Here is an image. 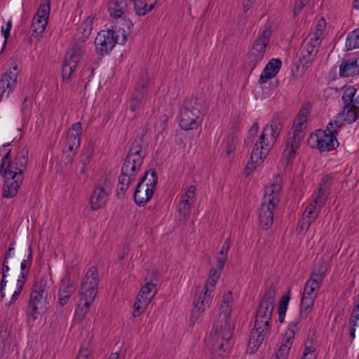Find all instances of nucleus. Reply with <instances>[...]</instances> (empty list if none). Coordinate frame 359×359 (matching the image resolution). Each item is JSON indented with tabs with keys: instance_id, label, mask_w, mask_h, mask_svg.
<instances>
[{
	"instance_id": "48",
	"label": "nucleus",
	"mask_w": 359,
	"mask_h": 359,
	"mask_svg": "<svg viewBox=\"0 0 359 359\" xmlns=\"http://www.w3.org/2000/svg\"><path fill=\"white\" fill-rule=\"evenodd\" d=\"M24 285L25 281L22 279H18L15 285H10L11 289L14 290V292L12 295L11 301L8 304V306H10L14 302H15L18 299L24 287Z\"/></svg>"
},
{
	"instance_id": "12",
	"label": "nucleus",
	"mask_w": 359,
	"mask_h": 359,
	"mask_svg": "<svg viewBox=\"0 0 359 359\" xmlns=\"http://www.w3.org/2000/svg\"><path fill=\"white\" fill-rule=\"evenodd\" d=\"M270 149L268 142L261 143V140L259 138V140L255 143V147L252 149L250 158L245 169L246 176L250 175L256 169L257 165L262 163L268 155Z\"/></svg>"
},
{
	"instance_id": "38",
	"label": "nucleus",
	"mask_w": 359,
	"mask_h": 359,
	"mask_svg": "<svg viewBox=\"0 0 359 359\" xmlns=\"http://www.w3.org/2000/svg\"><path fill=\"white\" fill-rule=\"evenodd\" d=\"M9 257H6L4 256L3 262H2V268H1V273H2V278L0 283V293H1V297L3 299L5 296L4 292V288L7 285V280L6 278L8 276V272L10 270V267L8 264Z\"/></svg>"
},
{
	"instance_id": "27",
	"label": "nucleus",
	"mask_w": 359,
	"mask_h": 359,
	"mask_svg": "<svg viewBox=\"0 0 359 359\" xmlns=\"http://www.w3.org/2000/svg\"><path fill=\"white\" fill-rule=\"evenodd\" d=\"M77 65L78 62L68 58V56L66 55L62 67V77L65 82H70L72 74L75 72Z\"/></svg>"
},
{
	"instance_id": "4",
	"label": "nucleus",
	"mask_w": 359,
	"mask_h": 359,
	"mask_svg": "<svg viewBox=\"0 0 359 359\" xmlns=\"http://www.w3.org/2000/svg\"><path fill=\"white\" fill-rule=\"evenodd\" d=\"M46 284V277L40 276L34 281L32 285L26 311L29 323L32 320H40L41 318V311L45 309L46 305L47 293L45 291Z\"/></svg>"
},
{
	"instance_id": "11",
	"label": "nucleus",
	"mask_w": 359,
	"mask_h": 359,
	"mask_svg": "<svg viewBox=\"0 0 359 359\" xmlns=\"http://www.w3.org/2000/svg\"><path fill=\"white\" fill-rule=\"evenodd\" d=\"M278 204V199L276 198L264 196L259 212V225L263 229L267 230L273 224L274 217L273 210Z\"/></svg>"
},
{
	"instance_id": "2",
	"label": "nucleus",
	"mask_w": 359,
	"mask_h": 359,
	"mask_svg": "<svg viewBox=\"0 0 359 359\" xmlns=\"http://www.w3.org/2000/svg\"><path fill=\"white\" fill-rule=\"evenodd\" d=\"M231 307L229 304L221 303L219 315L215 321L210 333L214 351L225 352L231 347L230 340L233 330L230 323Z\"/></svg>"
},
{
	"instance_id": "41",
	"label": "nucleus",
	"mask_w": 359,
	"mask_h": 359,
	"mask_svg": "<svg viewBox=\"0 0 359 359\" xmlns=\"http://www.w3.org/2000/svg\"><path fill=\"white\" fill-rule=\"evenodd\" d=\"M121 25L122 27L120 29L122 30V39L120 41V44H124L128 39V36L130 35L131 29L133 27V23L132 20L126 17L121 18Z\"/></svg>"
},
{
	"instance_id": "9",
	"label": "nucleus",
	"mask_w": 359,
	"mask_h": 359,
	"mask_svg": "<svg viewBox=\"0 0 359 359\" xmlns=\"http://www.w3.org/2000/svg\"><path fill=\"white\" fill-rule=\"evenodd\" d=\"M142 164L136 163L129 156H126L121 168V173L118 176V188L117 194L121 191L124 196L130 185L135 180L136 176Z\"/></svg>"
},
{
	"instance_id": "40",
	"label": "nucleus",
	"mask_w": 359,
	"mask_h": 359,
	"mask_svg": "<svg viewBox=\"0 0 359 359\" xmlns=\"http://www.w3.org/2000/svg\"><path fill=\"white\" fill-rule=\"evenodd\" d=\"M98 34H102V38L105 39L110 47H114L116 43H119L118 36L113 28L102 30Z\"/></svg>"
},
{
	"instance_id": "44",
	"label": "nucleus",
	"mask_w": 359,
	"mask_h": 359,
	"mask_svg": "<svg viewBox=\"0 0 359 359\" xmlns=\"http://www.w3.org/2000/svg\"><path fill=\"white\" fill-rule=\"evenodd\" d=\"M346 116L344 118V122H346L348 124L352 123L358 118L359 114V107L358 106H348L346 108Z\"/></svg>"
},
{
	"instance_id": "7",
	"label": "nucleus",
	"mask_w": 359,
	"mask_h": 359,
	"mask_svg": "<svg viewBox=\"0 0 359 359\" xmlns=\"http://www.w3.org/2000/svg\"><path fill=\"white\" fill-rule=\"evenodd\" d=\"M276 298V286L271 284L265 290L260 300L255 316V324L270 330V322L272 319Z\"/></svg>"
},
{
	"instance_id": "64",
	"label": "nucleus",
	"mask_w": 359,
	"mask_h": 359,
	"mask_svg": "<svg viewBox=\"0 0 359 359\" xmlns=\"http://www.w3.org/2000/svg\"><path fill=\"white\" fill-rule=\"evenodd\" d=\"M10 336V333L8 331L7 325H0V344L5 346L6 343Z\"/></svg>"
},
{
	"instance_id": "54",
	"label": "nucleus",
	"mask_w": 359,
	"mask_h": 359,
	"mask_svg": "<svg viewBox=\"0 0 359 359\" xmlns=\"http://www.w3.org/2000/svg\"><path fill=\"white\" fill-rule=\"evenodd\" d=\"M329 194L330 193L328 192L318 190V194L313 201V205L318 208L319 210H320L321 208L325 205Z\"/></svg>"
},
{
	"instance_id": "42",
	"label": "nucleus",
	"mask_w": 359,
	"mask_h": 359,
	"mask_svg": "<svg viewBox=\"0 0 359 359\" xmlns=\"http://www.w3.org/2000/svg\"><path fill=\"white\" fill-rule=\"evenodd\" d=\"M82 43L79 41L74 43L69 52L67 53L68 58L79 63L83 53Z\"/></svg>"
},
{
	"instance_id": "29",
	"label": "nucleus",
	"mask_w": 359,
	"mask_h": 359,
	"mask_svg": "<svg viewBox=\"0 0 359 359\" xmlns=\"http://www.w3.org/2000/svg\"><path fill=\"white\" fill-rule=\"evenodd\" d=\"M320 211V210H319L318 208L313 203H310L306 207L303 213V217L306 219H304V223H306V231L309 229L311 224L315 221Z\"/></svg>"
},
{
	"instance_id": "31",
	"label": "nucleus",
	"mask_w": 359,
	"mask_h": 359,
	"mask_svg": "<svg viewBox=\"0 0 359 359\" xmlns=\"http://www.w3.org/2000/svg\"><path fill=\"white\" fill-rule=\"evenodd\" d=\"M48 25V22L45 19H41L34 17L31 26V38H37L41 35Z\"/></svg>"
},
{
	"instance_id": "13",
	"label": "nucleus",
	"mask_w": 359,
	"mask_h": 359,
	"mask_svg": "<svg viewBox=\"0 0 359 359\" xmlns=\"http://www.w3.org/2000/svg\"><path fill=\"white\" fill-rule=\"evenodd\" d=\"M20 261L21 276L20 279L25 281L32 266V252L31 245L27 248L25 245L20 247L17 250L15 258L11 262V264L18 265Z\"/></svg>"
},
{
	"instance_id": "25",
	"label": "nucleus",
	"mask_w": 359,
	"mask_h": 359,
	"mask_svg": "<svg viewBox=\"0 0 359 359\" xmlns=\"http://www.w3.org/2000/svg\"><path fill=\"white\" fill-rule=\"evenodd\" d=\"M130 0H115L109 6V12L111 16L115 18H121L124 11L131 3Z\"/></svg>"
},
{
	"instance_id": "8",
	"label": "nucleus",
	"mask_w": 359,
	"mask_h": 359,
	"mask_svg": "<svg viewBox=\"0 0 359 359\" xmlns=\"http://www.w3.org/2000/svg\"><path fill=\"white\" fill-rule=\"evenodd\" d=\"M201 99L192 98L186 101L185 106L182 109L180 116V126L184 130H194L203 121V115L199 109Z\"/></svg>"
},
{
	"instance_id": "46",
	"label": "nucleus",
	"mask_w": 359,
	"mask_h": 359,
	"mask_svg": "<svg viewBox=\"0 0 359 359\" xmlns=\"http://www.w3.org/2000/svg\"><path fill=\"white\" fill-rule=\"evenodd\" d=\"M325 27L326 21L323 18H322L316 26L315 32L313 34V36L310 39H312L316 42H320L319 41L323 37Z\"/></svg>"
},
{
	"instance_id": "58",
	"label": "nucleus",
	"mask_w": 359,
	"mask_h": 359,
	"mask_svg": "<svg viewBox=\"0 0 359 359\" xmlns=\"http://www.w3.org/2000/svg\"><path fill=\"white\" fill-rule=\"evenodd\" d=\"M205 310L203 306H199L198 303H195L194 304V309L191 311L190 323L194 325L198 320L201 313H202Z\"/></svg>"
},
{
	"instance_id": "17",
	"label": "nucleus",
	"mask_w": 359,
	"mask_h": 359,
	"mask_svg": "<svg viewBox=\"0 0 359 359\" xmlns=\"http://www.w3.org/2000/svg\"><path fill=\"white\" fill-rule=\"evenodd\" d=\"M269 330H266L261 326H256L255 324L250 335L248 344L247 352L250 354L255 353L264 340L266 334Z\"/></svg>"
},
{
	"instance_id": "37",
	"label": "nucleus",
	"mask_w": 359,
	"mask_h": 359,
	"mask_svg": "<svg viewBox=\"0 0 359 359\" xmlns=\"http://www.w3.org/2000/svg\"><path fill=\"white\" fill-rule=\"evenodd\" d=\"M231 245L230 238H227L223 243L222 248L220 250L219 255L217 257V266L219 271H222L224 268L225 262L227 259V252Z\"/></svg>"
},
{
	"instance_id": "59",
	"label": "nucleus",
	"mask_w": 359,
	"mask_h": 359,
	"mask_svg": "<svg viewBox=\"0 0 359 359\" xmlns=\"http://www.w3.org/2000/svg\"><path fill=\"white\" fill-rule=\"evenodd\" d=\"M311 107V105L310 102H305L303 104V105L302 106V107L298 113L297 118H299V121H306L307 116L309 114V111H310Z\"/></svg>"
},
{
	"instance_id": "3",
	"label": "nucleus",
	"mask_w": 359,
	"mask_h": 359,
	"mask_svg": "<svg viewBox=\"0 0 359 359\" xmlns=\"http://www.w3.org/2000/svg\"><path fill=\"white\" fill-rule=\"evenodd\" d=\"M98 285V271L96 267L91 266L86 273L81 285L79 291L81 302L76 309V315L84 316L88 312L90 306L97 295Z\"/></svg>"
},
{
	"instance_id": "34",
	"label": "nucleus",
	"mask_w": 359,
	"mask_h": 359,
	"mask_svg": "<svg viewBox=\"0 0 359 359\" xmlns=\"http://www.w3.org/2000/svg\"><path fill=\"white\" fill-rule=\"evenodd\" d=\"M95 44L96 46L97 53L101 56L108 54L114 47L108 46V43L106 42L105 39L102 38V34H98L95 40Z\"/></svg>"
},
{
	"instance_id": "32",
	"label": "nucleus",
	"mask_w": 359,
	"mask_h": 359,
	"mask_svg": "<svg viewBox=\"0 0 359 359\" xmlns=\"http://www.w3.org/2000/svg\"><path fill=\"white\" fill-rule=\"evenodd\" d=\"M156 285L152 283H146L144 285H143L137 296L140 297V299H144L147 300L148 302H150L153 297L155 296L156 290H155Z\"/></svg>"
},
{
	"instance_id": "52",
	"label": "nucleus",
	"mask_w": 359,
	"mask_h": 359,
	"mask_svg": "<svg viewBox=\"0 0 359 359\" xmlns=\"http://www.w3.org/2000/svg\"><path fill=\"white\" fill-rule=\"evenodd\" d=\"M94 17L88 16L86 20L81 24V29H82V35L84 38H88L93 29Z\"/></svg>"
},
{
	"instance_id": "56",
	"label": "nucleus",
	"mask_w": 359,
	"mask_h": 359,
	"mask_svg": "<svg viewBox=\"0 0 359 359\" xmlns=\"http://www.w3.org/2000/svg\"><path fill=\"white\" fill-rule=\"evenodd\" d=\"M209 289L207 288V284H205L204 287V290H202L200 292V294L197 299V300L194 302V304L195 303L201 304L200 306H203L204 310L205 309L206 306H209V297L207 296V293L208 292Z\"/></svg>"
},
{
	"instance_id": "63",
	"label": "nucleus",
	"mask_w": 359,
	"mask_h": 359,
	"mask_svg": "<svg viewBox=\"0 0 359 359\" xmlns=\"http://www.w3.org/2000/svg\"><path fill=\"white\" fill-rule=\"evenodd\" d=\"M290 351V346H287V345H281L276 352V358L277 359H287Z\"/></svg>"
},
{
	"instance_id": "57",
	"label": "nucleus",
	"mask_w": 359,
	"mask_h": 359,
	"mask_svg": "<svg viewBox=\"0 0 359 359\" xmlns=\"http://www.w3.org/2000/svg\"><path fill=\"white\" fill-rule=\"evenodd\" d=\"M147 147V144L144 145V136L142 135L133 140L129 149L128 154L133 153L137 150H142V149H146Z\"/></svg>"
},
{
	"instance_id": "49",
	"label": "nucleus",
	"mask_w": 359,
	"mask_h": 359,
	"mask_svg": "<svg viewBox=\"0 0 359 359\" xmlns=\"http://www.w3.org/2000/svg\"><path fill=\"white\" fill-rule=\"evenodd\" d=\"M191 203L189 202L187 198L181 199L179 205H177V210L180 212V216L187 220L190 215Z\"/></svg>"
},
{
	"instance_id": "47",
	"label": "nucleus",
	"mask_w": 359,
	"mask_h": 359,
	"mask_svg": "<svg viewBox=\"0 0 359 359\" xmlns=\"http://www.w3.org/2000/svg\"><path fill=\"white\" fill-rule=\"evenodd\" d=\"M327 266L324 264H320L318 269H314L309 280H316L320 285L323 279L325 276Z\"/></svg>"
},
{
	"instance_id": "26",
	"label": "nucleus",
	"mask_w": 359,
	"mask_h": 359,
	"mask_svg": "<svg viewBox=\"0 0 359 359\" xmlns=\"http://www.w3.org/2000/svg\"><path fill=\"white\" fill-rule=\"evenodd\" d=\"M282 182L283 179L280 175H275L271 182V186L266 188V193L264 196H270V198H276L280 200L279 194L282 191Z\"/></svg>"
},
{
	"instance_id": "1",
	"label": "nucleus",
	"mask_w": 359,
	"mask_h": 359,
	"mask_svg": "<svg viewBox=\"0 0 359 359\" xmlns=\"http://www.w3.org/2000/svg\"><path fill=\"white\" fill-rule=\"evenodd\" d=\"M28 156V148L23 147L13 159L11 149L2 158L0 174L4 179L2 188L4 198H11L18 194L24 179L23 172L27 168Z\"/></svg>"
},
{
	"instance_id": "39",
	"label": "nucleus",
	"mask_w": 359,
	"mask_h": 359,
	"mask_svg": "<svg viewBox=\"0 0 359 359\" xmlns=\"http://www.w3.org/2000/svg\"><path fill=\"white\" fill-rule=\"evenodd\" d=\"M263 58L264 57L260 55L248 51L245 61V67L248 69L250 72H252Z\"/></svg>"
},
{
	"instance_id": "45",
	"label": "nucleus",
	"mask_w": 359,
	"mask_h": 359,
	"mask_svg": "<svg viewBox=\"0 0 359 359\" xmlns=\"http://www.w3.org/2000/svg\"><path fill=\"white\" fill-rule=\"evenodd\" d=\"M50 0H44V2L42 3L39 8L37 10V12L34 17L45 19L46 21L48 22L49 15H50Z\"/></svg>"
},
{
	"instance_id": "16",
	"label": "nucleus",
	"mask_w": 359,
	"mask_h": 359,
	"mask_svg": "<svg viewBox=\"0 0 359 359\" xmlns=\"http://www.w3.org/2000/svg\"><path fill=\"white\" fill-rule=\"evenodd\" d=\"M320 42H316L312 39L304 41L299 49V60L303 65L311 64L318 51Z\"/></svg>"
},
{
	"instance_id": "33",
	"label": "nucleus",
	"mask_w": 359,
	"mask_h": 359,
	"mask_svg": "<svg viewBox=\"0 0 359 359\" xmlns=\"http://www.w3.org/2000/svg\"><path fill=\"white\" fill-rule=\"evenodd\" d=\"M357 89L353 86H350L346 88L342 95L341 100L343 103L344 104L343 112L339 114V115H341L344 114L346 108L348 106H353L354 104L353 98L356 94Z\"/></svg>"
},
{
	"instance_id": "19",
	"label": "nucleus",
	"mask_w": 359,
	"mask_h": 359,
	"mask_svg": "<svg viewBox=\"0 0 359 359\" xmlns=\"http://www.w3.org/2000/svg\"><path fill=\"white\" fill-rule=\"evenodd\" d=\"M271 31L269 28L265 29L260 36H259L254 41L250 52L260 55L264 57L266 53V48L269 43Z\"/></svg>"
},
{
	"instance_id": "23",
	"label": "nucleus",
	"mask_w": 359,
	"mask_h": 359,
	"mask_svg": "<svg viewBox=\"0 0 359 359\" xmlns=\"http://www.w3.org/2000/svg\"><path fill=\"white\" fill-rule=\"evenodd\" d=\"M300 327L301 325L299 319L296 320L294 322H291L289 324L287 330H286L285 335L283 337L281 345H287L291 348L294 339V336L296 333L299 330Z\"/></svg>"
},
{
	"instance_id": "53",
	"label": "nucleus",
	"mask_w": 359,
	"mask_h": 359,
	"mask_svg": "<svg viewBox=\"0 0 359 359\" xmlns=\"http://www.w3.org/2000/svg\"><path fill=\"white\" fill-rule=\"evenodd\" d=\"M332 179L333 177L331 175H324L320 181L318 191H323L330 193Z\"/></svg>"
},
{
	"instance_id": "43",
	"label": "nucleus",
	"mask_w": 359,
	"mask_h": 359,
	"mask_svg": "<svg viewBox=\"0 0 359 359\" xmlns=\"http://www.w3.org/2000/svg\"><path fill=\"white\" fill-rule=\"evenodd\" d=\"M346 46L348 50L359 48V28L355 29L348 34Z\"/></svg>"
},
{
	"instance_id": "20",
	"label": "nucleus",
	"mask_w": 359,
	"mask_h": 359,
	"mask_svg": "<svg viewBox=\"0 0 359 359\" xmlns=\"http://www.w3.org/2000/svg\"><path fill=\"white\" fill-rule=\"evenodd\" d=\"M282 62L280 59H272L265 66L259 79V83L263 84L268 81V80L273 78L279 72L281 67Z\"/></svg>"
},
{
	"instance_id": "60",
	"label": "nucleus",
	"mask_w": 359,
	"mask_h": 359,
	"mask_svg": "<svg viewBox=\"0 0 359 359\" xmlns=\"http://www.w3.org/2000/svg\"><path fill=\"white\" fill-rule=\"evenodd\" d=\"M127 155L131 158H133V160L136 161V163L143 164L144 159L147 156V153L143 150V149H142V150H137L133 153L128 154Z\"/></svg>"
},
{
	"instance_id": "30",
	"label": "nucleus",
	"mask_w": 359,
	"mask_h": 359,
	"mask_svg": "<svg viewBox=\"0 0 359 359\" xmlns=\"http://www.w3.org/2000/svg\"><path fill=\"white\" fill-rule=\"evenodd\" d=\"M320 285L316 280H308L304 285L302 297L316 299Z\"/></svg>"
},
{
	"instance_id": "18",
	"label": "nucleus",
	"mask_w": 359,
	"mask_h": 359,
	"mask_svg": "<svg viewBox=\"0 0 359 359\" xmlns=\"http://www.w3.org/2000/svg\"><path fill=\"white\" fill-rule=\"evenodd\" d=\"M18 72L10 70L6 72L0 80V101L4 97H8L17 84Z\"/></svg>"
},
{
	"instance_id": "22",
	"label": "nucleus",
	"mask_w": 359,
	"mask_h": 359,
	"mask_svg": "<svg viewBox=\"0 0 359 359\" xmlns=\"http://www.w3.org/2000/svg\"><path fill=\"white\" fill-rule=\"evenodd\" d=\"M339 75L343 77L353 76L359 73L357 60L348 59L339 66Z\"/></svg>"
},
{
	"instance_id": "61",
	"label": "nucleus",
	"mask_w": 359,
	"mask_h": 359,
	"mask_svg": "<svg viewBox=\"0 0 359 359\" xmlns=\"http://www.w3.org/2000/svg\"><path fill=\"white\" fill-rule=\"evenodd\" d=\"M219 277L220 273L217 272V269H212L210 271L209 278L206 280L205 283V284H207V288H208V285H210L212 287H214Z\"/></svg>"
},
{
	"instance_id": "24",
	"label": "nucleus",
	"mask_w": 359,
	"mask_h": 359,
	"mask_svg": "<svg viewBox=\"0 0 359 359\" xmlns=\"http://www.w3.org/2000/svg\"><path fill=\"white\" fill-rule=\"evenodd\" d=\"M157 0H136L133 2L137 15L144 16L155 7Z\"/></svg>"
},
{
	"instance_id": "6",
	"label": "nucleus",
	"mask_w": 359,
	"mask_h": 359,
	"mask_svg": "<svg viewBox=\"0 0 359 359\" xmlns=\"http://www.w3.org/2000/svg\"><path fill=\"white\" fill-rule=\"evenodd\" d=\"M158 183L157 172L154 169L146 171L137 184L133 197L135 203L142 207L152 198Z\"/></svg>"
},
{
	"instance_id": "62",
	"label": "nucleus",
	"mask_w": 359,
	"mask_h": 359,
	"mask_svg": "<svg viewBox=\"0 0 359 359\" xmlns=\"http://www.w3.org/2000/svg\"><path fill=\"white\" fill-rule=\"evenodd\" d=\"M58 304L60 308L57 310L56 314L57 315V316H60L62 315V307H63L65 304H67L71 297L58 292Z\"/></svg>"
},
{
	"instance_id": "50",
	"label": "nucleus",
	"mask_w": 359,
	"mask_h": 359,
	"mask_svg": "<svg viewBox=\"0 0 359 359\" xmlns=\"http://www.w3.org/2000/svg\"><path fill=\"white\" fill-rule=\"evenodd\" d=\"M149 304L147 300L140 299V297L137 295L136 301L133 306V316L137 317L140 316L144 311L146 306Z\"/></svg>"
},
{
	"instance_id": "14",
	"label": "nucleus",
	"mask_w": 359,
	"mask_h": 359,
	"mask_svg": "<svg viewBox=\"0 0 359 359\" xmlns=\"http://www.w3.org/2000/svg\"><path fill=\"white\" fill-rule=\"evenodd\" d=\"M149 77L147 74L142 75L138 81L130 100V109L135 111L140 109L145 100L148 90Z\"/></svg>"
},
{
	"instance_id": "28",
	"label": "nucleus",
	"mask_w": 359,
	"mask_h": 359,
	"mask_svg": "<svg viewBox=\"0 0 359 359\" xmlns=\"http://www.w3.org/2000/svg\"><path fill=\"white\" fill-rule=\"evenodd\" d=\"M76 286L74 280L70 277V275L67 271L65 278L61 280L59 288V293L71 297L76 291Z\"/></svg>"
},
{
	"instance_id": "21",
	"label": "nucleus",
	"mask_w": 359,
	"mask_h": 359,
	"mask_svg": "<svg viewBox=\"0 0 359 359\" xmlns=\"http://www.w3.org/2000/svg\"><path fill=\"white\" fill-rule=\"evenodd\" d=\"M107 193L102 187H96L91 196L90 204L93 210H97L102 208L107 201Z\"/></svg>"
},
{
	"instance_id": "10",
	"label": "nucleus",
	"mask_w": 359,
	"mask_h": 359,
	"mask_svg": "<svg viewBox=\"0 0 359 359\" xmlns=\"http://www.w3.org/2000/svg\"><path fill=\"white\" fill-rule=\"evenodd\" d=\"M285 118L281 114H276L264 128L259 136L261 143L268 142L270 147L276 142L283 128Z\"/></svg>"
},
{
	"instance_id": "15",
	"label": "nucleus",
	"mask_w": 359,
	"mask_h": 359,
	"mask_svg": "<svg viewBox=\"0 0 359 359\" xmlns=\"http://www.w3.org/2000/svg\"><path fill=\"white\" fill-rule=\"evenodd\" d=\"M303 134H298L292 131L287 133L285 140V148L283 151V156L285 159V165H288L295 158L297 151L301 145Z\"/></svg>"
},
{
	"instance_id": "5",
	"label": "nucleus",
	"mask_w": 359,
	"mask_h": 359,
	"mask_svg": "<svg viewBox=\"0 0 359 359\" xmlns=\"http://www.w3.org/2000/svg\"><path fill=\"white\" fill-rule=\"evenodd\" d=\"M339 133V130H334L333 123L330 122L325 130H318L316 134H311L308 143L311 147L318 149L320 152L332 151L339 146L337 139Z\"/></svg>"
},
{
	"instance_id": "55",
	"label": "nucleus",
	"mask_w": 359,
	"mask_h": 359,
	"mask_svg": "<svg viewBox=\"0 0 359 359\" xmlns=\"http://www.w3.org/2000/svg\"><path fill=\"white\" fill-rule=\"evenodd\" d=\"M209 289L207 288V284H205L204 287V290H202L200 292V294L197 299V300L194 302V304L195 303L201 304L200 306H203L204 310L205 309L206 306H209V297L207 296V293L208 292Z\"/></svg>"
},
{
	"instance_id": "36",
	"label": "nucleus",
	"mask_w": 359,
	"mask_h": 359,
	"mask_svg": "<svg viewBox=\"0 0 359 359\" xmlns=\"http://www.w3.org/2000/svg\"><path fill=\"white\" fill-rule=\"evenodd\" d=\"M290 299V290L288 291L287 294H284L281 297L278 305V321L280 323H283L285 320V313L287 309L288 303Z\"/></svg>"
},
{
	"instance_id": "51",
	"label": "nucleus",
	"mask_w": 359,
	"mask_h": 359,
	"mask_svg": "<svg viewBox=\"0 0 359 359\" xmlns=\"http://www.w3.org/2000/svg\"><path fill=\"white\" fill-rule=\"evenodd\" d=\"M94 151L91 145H88L83 148V150L80 155V163L84 165H88L91 160Z\"/></svg>"
},
{
	"instance_id": "35",
	"label": "nucleus",
	"mask_w": 359,
	"mask_h": 359,
	"mask_svg": "<svg viewBox=\"0 0 359 359\" xmlns=\"http://www.w3.org/2000/svg\"><path fill=\"white\" fill-rule=\"evenodd\" d=\"M315 299H316L311 297H302L299 313L300 318H307L313 309Z\"/></svg>"
}]
</instances>
